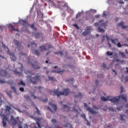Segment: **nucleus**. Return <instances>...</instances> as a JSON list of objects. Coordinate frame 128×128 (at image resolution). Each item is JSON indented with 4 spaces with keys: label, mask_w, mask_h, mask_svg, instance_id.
I'll list each match as a JSON object with an SVG mask.
<instances>
[{
    "label": "nucleus",
    "mask_w": 128,
    "mask_h": 128,
    "mask_svg": "<svg viewBox=\"0 0 128 128\" xmlns=\"http://www.w3.org/2000/svg\"><path fill=\"white\" fill-rule=\"evenodd\" d=\"M70 93V90L68 88H64L63 92H60L58 88H57L56 90L50 92V94L54 96H57L59 97L60 96H67Z\"/></svg>",
    "instance_id": "obj_1"
},
{
    "label": "nucleus",
    "mask_w": 128,
    "mask_h": 128,
    "mask_svg": "<svg viewBox=\"0 0 128 128\" xmlns=\"http://www.w3.org/2000/svg\"><path fill=\"white\" fill-rule=\"evenodd\" d=\"M122 98L124 102H126V94H122L116 97H112V99H109V100L114 104L117 105L118 104L120 100Z\"/></svg>",
    "instance_id": "obj_2"
},
{
    "label": "nucleus",
    "mask_w": 128,
    "mask_h": 128,
    "mask_svg": "<svg viewBox=\"0 0 128 128\" xmlns=\"http://www.w3.org/2000/svg\"><path fill=\"white\" fill-rule=\"evenodd\" d=\"M28 77L30 82L34 84H36L40 80V76L36 75L34 77L29 76Z\"/></svg>",
    "instance_id": "obj_3"
},
{
    "label": "nucleus",
    "mask_w": 128,
    "mask_h": 128,
    "mask_svg": "<svg viewBox=\"0 0 128 128\" xmlns=\"http://www.w3.org/2000/svg\"><path fill=\"white\" fill-rule=\"evenodd\" d=\"M40 52H42L43 51H46L48 49L52 48V46L50 44H46V46L42 45V46H40Z\"/></svg>",
    "instance_id": "obj_4"
},
{
    "label": "nucleus",
    "mask_w": 128,
    "mask_h": 128,
    "mask_svg": "<svg viewBox=\"0 0 128 128\" xmlns=\"http://www.w3.org/2000/svg\"><path fill=\"white\" fill-rule=\"evenodd\" d=\"M0 75L6 78H10V75L8 74L6 70L0 69Z\"/></svg>",
    "instance_id": "obj_5"
},
{
    "label": "nucleus",
    "mask_w": 128,
    "mask_h": 128,
    "mask_svg": "<svg viewBox=\"0 0 128 128\" xmlns=\"http://www.w3.org/2000/svg\"><path fill=\"white\" fill-rule=\"evenodd\" d=\"M0 116H2V119L3 126L6 127V122H8V119L7 117L5 116V114L0 113Z\"/></svg>",
    "instance_id": "obj_6"
},
{
    "label": "nucleus",
    "mask_w": 128,
    "mask_h": 128,
    "mask_svg": "<svg viewBox=\"0 0 128 128\" xmlns=\"http://www.w3.org/2000/svg\"><path fill=\"white\" fill-rule=\"evenodd\" d=\"M14 43L15 45L16 46L18 50H20L21 49L23 48V47L21 46V43L19 42V41L17 40H14Z\"/></svg>",
    "instance_id": "obj_7"
},
{
    "label": "nucleus",
    "mask_w": 128,
    "mask_h": 128,
    "mask_svg": "<svg viewBox=\"0 0 128 128\" xmlns=\"http://www.w3.org/2000/svg\"><path fill=\"white\" fill-rule=\"evenodd\" d=\"M50 106L52 108V109L51 108H50V107H48V109L50 111H51L52 112H53V110H54V112H56L57 107L56 105L54 104H50Z\"/></svg>",
    "instance_id": "obj_8"
},
{
    "label": "nucleus",
    "mask_w": 128,
    "mask_h": 128,
    "mask_svg": "<svg viewBox=\"0 0 128 128\" xmlns=\"http://www.w3.org/2000/svg\"><path fill=\"white\" fill-rule=\"evenodd\" d=\"M13 80H8V82L4 80H1L0 79V84H3L4 83H7L8 84L10 85H12L13 84Z\"/></svg>",
    "instance_id": "obj_9"
},
{
    "label": "nucleus",
    "mask_w": 128,
    "mask_h": 128,
    "mask_svg": "<svg viewBox=\"0 0 128 128\" xmlns=\"http://www.w3.org/2000/svg\"><path fill=\"white\" fill-rule=\"evenodd\" d=\"M90 29L89 27H87V28H86V30L82 33V35L84 36H86L90 34Z\"/></svg>",
    "instance_id": "obj_10"
},
{
    "label": "nucleus",
    "mask_w": 128,
    "mask_h": 128,
    "mask_svg": "<svg viewBox=\"0 0 128 128\" xmlns=\"http://www.w3.org/2000/svg\"><path fill=\"white\" fill-rule=\"evenodd\" d=\"M124 22H120L118 24V26L120 28L122 27V29H125L126 28H128V26H124Z\"/></svg>",
    "instance_id": "obj_11"
},
{
    "label": "nucleus",
    "mask_w": 128,
    "mask_h": 128,
    "mask_svg": "<svg viewBox=\"0 0 128 128\" xmlns=\"http://www.w3.org/2000/svg\"><path fill=\"white\" fill-rule=\"evenodd\" d=\"M82 96L83 94L81 92H79L78 93V94L74 96V98H74V100L76 102V100L78 98L81 99L82 98Z\"/></svg>",
    "instance_id": "obj_12"
},
{
    "label": "nucleus",
    "mask_w": 128,
    "mask_h": 128,
    "mask_svg": "<svg viewBox=\"0 0 128 128\" xmlns=\"http://www.w3.org/2000/svg\"><path fill=\"white\" fill-rule=\"evenodd\" d=\"M63 110H66L68 112L70 110V108L68 107L66 104H63Z\"/></svg>",
    "instance_id": "obj_13"
},
{
    "label": "nucleus",
    "mask_w": 128,
    "mask_h": 128,
    "mask_svg": "<svg viewBox=\"0 0 128 128\" xmlns=\"http://www.w3.org/2000/svg\"><path fill=\"white\" fill-rule=\"evenodd\" d=\"M87 110L90 112L91 114H97L98 112H96V111H94V109H92V108H90L88 107L87 108Z\"/></svg>",
    "instance_id": "obj_14"
},
{
    "label": "nucleus",
    "mask_w": 128,
    "mask_h": 128,
    "mask_svg": "<svg viewBox=\"0 0 128 128\" xmlns=\"http://www.w3.org/2000/svg\"><path fill=\"white\" fill-rule=\"evenodd\" d=\"M22 24L25 27L30 26V24L28 23V22L26 20H22Z\"/></svg>",
    "instance_id": "obj_15"
},
{
    "label": "nucleus",
    "mask_w": 128,
    "mask_h": 128,
    "mask_svg": "<svg viewBox=\"0 0 128 128\" xmlns=\"http://www.w3.org/2000/svg\"><path fill=\"white\" fill-rule=\"evenodd\" d=\"M6 114H10V112L12 110L11 107H10V106H6Z\"/></svg>",
    "instance_id": "obj_16"
},
{
    "label": "nucleus",
    "mask_w": 128,
    "mask_h": 128,
    "mask_svg": "<svg viewBox=\"0 0 128 128\" xmlns=\"http://www.w3.org/2000/svg\"><path fill=\"white\" fill-rule=\"evenodd\" d=\"M10 58L13 61H16V58L14 56V53H10Z\"/></svg>",
    "instance_id": "obj_17"
},
{
    "label": "nucleus",
    "mask_w": 128,
    "mask_h": 128,
    "mask_svg": "<svg viewBox=\"0 0 128 128\" xmlns=\"http://www.w3.org/2000/svg\"><path fill=\"white\" fill-rule=\"evenodd\" d=\"M32 52H33V53L36 54V56H40V52L38 50H32Z\"/></svg>",
    "instance_id": "obj_18"
},
{
    "label": "nucleus",
    "mask_w": 128,
    "mask_h": 128,
    "mask_svg": "<svg viewBox=\"0 0 128 128\" xmlns=\"http://www.w3.org/2000/svg\"><path fill=\"white\" fill-rule=\"evenodd\" d=\"M106 38L107 42H108V45L109 48H112V45L109 42V41L110 40V38L108 34H106Z\"/></svg>",
    "instance_id": "obj_19"
},
{
    "label": "nucleus",
    "mask_w": 128,
    "mask_h": 128,
    "mask_svg": "<svg viewBox=\"0 0 128 128\" xmlns=\"http://www.w3.org/2000/svg\"><path fill=\"white\" fill-rule=\"evenodd\" d=\"M36 124H38V128H40L41 126L40 124V118H36Z\"/></svg>",
    "instance_id": "obj_20"
},
{
    "label": "nucleus",
    "mask_w": 128,
    "mask_h": 128,
    "mask_svg": "<svg viewBox=\"0 0 128 128\" xmlns=\"http://www.w3.org/2000/svg\"><path fill=\"white\" fill-rule=\"evenodd\" d=\"M112 98H105V97H104V96H102V97H101V98H100L101 100H102V101H103V102H106V101H108V100L109 101H110V100H112Z\"/></svg>",
    "instance_id": "obj_21"
},
{
    "label": "nucleus",
    "mask_w": 128,
    "mask_h": 128,
    "mask_svg": "<svg viewBox=\"0 0 128 128\" xmlns=\"http://www.w3.org/2000/svg\"><path fill=\"white\" fill-rule=\"evenodd\" d=\"M110 40L114 44H116V42H118V39H112L110 38Z\"/></svg>",
    "instance_id": "obj_22"
},
{
    "label": "nucleus",
    "mask_w": 128,
    "mask_h": 128,
    "mask_svg": "<svg viewBox=\"0 0 128 128\" xmlns=\"http://www.w3.org/2000/svg\"><path fill=\"white\" fill-rule=\"evenodd\" d=\"M30 26L31 28H32L34 30H38L37 28L34 27V24H32L30 25Z\"/></svg>",
    "instance_id": "obj_23"
},
{
    "label": "nucleus",
    "mask_w": 128,
    "mask_h": 128,
    "mask_svg": "<svg viewBox=\"0 0 128 128\" xmlns=\"http://www.w3.org/2000/svg\"><path fill=\"white\" fill-rule=\"evenodd\" d=\"M98 30L100 32L104 33L105 32V30L103 28H100V27H98Z\"/></svg>",
    "instance_id": "obj_24"
},
{
    "label": "nucleus",
    "mask_w": 128,
    "mask_h": 128,
    "mask_svg": "<svg viewBox=\"0 0 128 128\" xmlns=\"http://www.w3.org/2000/svg\"><path fill=\"white\" fill-rule=\"evenodd\" d=\"M34 106H35L36 109V112L38 115L40 116L41 113H40V110L38 109V107H36V104H34Z\"/></svg>",
    "instance_id": "obj_25"
},
{
    "label": "nucleus",
    "mask_w": 128,
    "mask_h": 128,
    "mask_svg": "<svg viewBox=\"0 0 128 128\" xmlns=\"http://www.w3.org/2000/svg\"><path fill=\"white\" fill-rule=\"evenodd\" d=\"M49 4L52 6H56V4L52 0H49Z\"/></svg>",
    "instance_id": "obj_26"
},
{
    "label": "nucleus",
    "mask_w": 128,
    "mask_h": 128,
    "mask_svg": "<svg viewBox=\"0 0 128 128\" xmlns=\"http://www.w3.org/2000/svg\"><path fill=\"white\" fill-rule=\"evenodd\" d=\"M106 54L108 56H112L114 54V52H110V51H108L106 52Z\"/></svg>",
    "instance_id": "obj_27"
},
{
    "label": "nucleus",
    "mask_w": 128,
    "mask_h": 128,
    "mask_svg": "<svg viewBox=\"0 0 128 128\" xmlns=\"http://www.w3.org/2000/svg\"><path fill=\"white\" fill-rule=\"evenodd\" d=\"M11 122H12L14 124H16V119H14V116H11Z\"/></svg>",
    "instance_id": "obj_28"
},
{
    "label": "nucleus",
    "mask_w": 128,
    "mask_h": 128,
    "mask_svg": "<svg viewBox=\"0 0 128 128\" xmlns=\"http://www.w3.org/2000/svg\"><path fill=\"white\" fill-rule=\"evenodd\" d=\"M11 122H12L14 124H16V119H14V116H11Z\"/></svg>",
    "instance_id": "obj_29"
},
{
    "label": "nucleus",
    "mask_w": 128,
    "mask_h": 128,
    "mask_svg": "<svg viewBox=\"0 0 128 128\" xmlns=\"http://www.w3.org/2000/svg\"><path fill=\"white\" fill-rule=\"evenodd\" d=\"M18 85H20V86H26V84L23 82V80H20V82H18Z\"/></svg>",
    "instance_id": "obj_30"
},
{
    "label": "nucleus",
    "mask_w": 128,
    "mask_h": 128,
    "mask_svg": "<svg viewBox=\"0 0 128 128\" xmlns=\"http://www.w3.org/2000/svg\"><path fill=\"white\" fill-rule=\"evenodd\" d=\"M48 78L49 80H52V82H54V80H56V79H54V76H48Z\"/></svg>",
    "instance_id": "obj_31"
},
{
    "label": "nucleus",
    "mask_w": 128,
    "mask_h": 128,
    "mask_svg": "<svg viewBox=\"0 0 128 128\" xmlns=\"http://www.w3.org/2000/svg\"><path fill=\"white\" fill-rule=\"evenodd\" d=\"M41 35H42V34H41L40 32L36 33L35 34V38H40L41 36Z\"/></svg>",
    "instance_id": "obj_32"
},
{
    "label": "nucleus",
    "mask_w": 128,
    "mask_h": 128,
    "mask_svg": "<svg viewBox=\"0 0 128 128\" xmlns=\"http://www.w3.org/2000/svg\"><path fill=\"white\" fill-rule=\"evenodd\" d=\"M14 72L15 74H17V75H19V76L22 75V72H18L16 70H14Z\"/></svg>",
    "instance_id": "obj_33"
},
{
    "label": "nucleus",
    "mask_w": 128,
    "mask_h": 128,
    "mask_svg": "<svg viewBox=\"0 0 128 128\" xmlns=\"http://www.w3.org/2000/svg\"><path fill=\"white\" fill-rule=\"evenodd\" d=\"M72 111L73 112H77V114H78V110H77V109H76V106H74V108H73V109H72Z\"/></svg>",
    "instance_id": "obj_34"
},
{
    "label": "nucleus",
    "mask_w": 128,
    "mask_h": 128,
    "mask_svg": "<svg viewBox=\"0 0 128 128\" xmlns=\"http://www.w3.org/2000/svg\"><path fill=\"white\" fill-rule=\"evenodd\" d=\"M11 28H12V30L19 32V30H18V28H16V29L14 28V26L12 25H11Z\"/></svg>",
    "instance_id": "obj_35"
},
{
    "label": "nucleus",
    "mask_w": 128,
    "mask_h": 128,
    "mask_svg": "<svg viewBox=\"0 0 128 128\" xmlns=\"http://www.w3.org/2000/svg\"><path fill=\"white\" fill-rule=\"evenodd\" d=\"M108 20H106L104 23H102V25L104 27H106L108 26Z\"/></svg>",
    "instance_id": "obj_36"
},
{
    "label": "nucleus",
    "mask_w": 128,
    "mask_h": 128,
    "mask_svg": "<svg viewBox=\"0 0 128 128\" xmlns=\"http://www.w3.org/2000/svg\"><path fill=\"white\" fill-rule=\"evenodd\" d=\"M68 126H70V128H72V125H71L70 124H66L64 125V128H66Z\"/></svg>",
    "instance_id": "obj_37"
},
{
    "label": "nucleus",
    "mask_w": 128,
    "mask_h": 128,
    "mask_svg": "<svg viewBox=\"0 0 128 128\" xmlns=\"http://www.w3.org/2000/svg\"><path fill=\"white\" fill-rule=\"evenodd\" d=\"M74 80V78H70V79H68L66 80H65V82H73Z\"/></svg>",
    "instance_id": "obj_38"
},
{
    "label": "nucleus",
    "mask_w": 128,
    "mask_h": 128,
    "mask_svg": "<svg viewBox=\"0 0 128 128\" xmlns=\"http://www.w3.org/2000/svg\"><path fill=\"white\" fill-rule=\"evenodd\" d=\"M31 46L32 47H34V48H36L37 46V44L34 42H32Z\"/></svg>",
    "instance_id": "obj_39"
},
{
    "label": "nucleus",
    "mask_w": 128,
    "mask_h": 128,
    "mask_svg": "<svg viewBox=\"0 0 128 128\" xmlns=\"http://www.w3.org/2000/svg\"><path fill=\"white\" fill-rule=\"evenodd\" d=\"M55 54H60V55H61V56H63V54H64L62 51H60L57 52H55Z\"/></svg>",
    "instance_id": "obj_40"
},
{
    "label": "nucleus",
    "mask_w": 128,
    "mask_h": 128,
    "mask_svg": "<svg viewBox=\"0 0 128 128\" xmlns=\"http://www.w3.org/2000/svg\"><path fill=\"white\" fill-rule=\"evenodd\" d=\"M64 72V70H60V71H54V72H56L57 74H60V72Z\"/></svg>",
    "instance_id": "obj_41"
},
{
    "label": "nucleus",
    "mask_w": 128,
    "mask_h": 128,
    "mask_svg": "<svg viewBox=\"0 0 128 128\" xmlns=\"http://www.w3.org/2000/svg\"><path fill=\"white\" fill-rule=\"evenodd\" d=\"M126 116L125 115H120V120H124V117Z\"/></svg>",
    "instance_id": "obj_42"
},
{
    "label": "nucleus",
    "mask_w": 128,
    "mask_h": 128,
    "mask_svg": "<svg viewBox=\"0 0 128 128\" xmlns=\"http://www.w3.org/2000/svg\"><path fill=\"white\" fill-rule=\"evenodd\" d=\"M52 122L54 124H56L57 122V121L56 119H52Z\"/></svg>",
    "instance_id": "obj_43"
},
{
    "label": "nucleus",
    "mask_w": 128,
    "mask_h": 128,
    "mask_svg": "<svg viewBox=\"0 0 128 128\" xmlns=\"http://www.w3.org/2000/svg\"><path fill=\"white\" fill-rule=\"evenodd\" d=\"M81 117H82L83 118L85 119V120L88 121V120H87V119H86V117L84 114H82Z\"/></svg>",
    "instance_id": "obj_44"
},
{
    "label": "nucleus",
    "mask_w": 128,
    "mask_h": 128,
    "mask_svg": "<svg viewBox=\"0 0 128 128\" xmlns=\"http://www.w3.org/2000/svg\"><path fill=\"white\" fill-rule=\"evenodd\" d=\"M24 97L26 100H30V97L28 95H25V96H24Z\"/></svg>",
    "instance_id": "obj_45"
},
{
    "label": "nucleus",
    "mask_w": 128,
    "mask_h": 128,
    "mask_svg": "<svg viewBox=\"0 0 128 128\" xmlns=\"http://www.w3.org/2000/svg\"><path fill=\"white\" fill-rule=\"evenodd\" d=\"M7 94L10 99H12V96L10 93L7 92Z\"/></svg>",
    "instance_id": "obj_46"
},
{
    "label": "nucleus",
    "mask_w": 128,
    "mask_h": 128,
    "mask_svg": "<svg viewBox=\"0 0 128 128\" xmlns=\"http://www.w3.org/2000/svg\"><path fill=\"white\" fill-rule=\"evenodd\" d=\"M10 89H12V90H13L14 92L16 91V88L14 86H10Z\"/></svg>",
    "instance_id": "obj_47"
},
{
    "label": "nucleus",
    "mask_w": 128,
    "mask_h": 128,
    "mask_svg": "<svg viewBox=\"0 0 128 128\" xmlns=\"http://www.w3.org/2000/svg\"><path fill=\"white\" fill-rule=\"evenodd\" d=\"M74 26H75V28H76V29H77V30H80V27L78 26V24H74Z\"/></svg>",
    "instance_id": "obj_48"
},
{
    "label": "nucleus",
    "mask_w": 128,
    "mask_h": 128,
    "mask_svg": "<svg viewBox=\"0 0 128 128\" xmlns=\"http://www.w3.org/2000/svg\"><path fill=\"white\" fill-rule=\"evenodd\" d=\"M117 46H118V48H122V45L120 44V42H118V43L117 44Z\"/></svg>",
    "instance_id": "obj_49"
},
{
    "label": "nucleus",
    "mask_w": 128,
    "mask_h": 128,
    "mask_svg": "<svg viewBox=\"0 0 128 128\" xmlns=\"http://www.w3.org/2000/svg\"><path fill=\"white\" fill-rule=\"evenodd\" d=\"M20 91H21L22 92H24V87H20Z\"/></svg>",
    "instance_id": "obj_50"
},
{
    "label": "nucleus",
    "mask_w": 128,
    "mask_h": 128,
    "mask_svg": "<svg viewBox=\"0 0 128 128\" xmlns=\"http://www.w3.org/2000/svg\"><path fill=\"white\" fill-rule=\"evenodd\" d=\"M2 46L5 49H7L8 51V48L7 46H6L4 44H2Z\"/></svg>",
    "instance_id": "obj_51"
},
{
    "label": "nucleus",
    "mask_w": 128,
    "mask_h": 128,
    "mask_svg": "<svg viewBox=\"0 0 128 128\" xmlns=\"http://www.w3.org/2000/svg\"><path fill=\"white\" fill-rule=\"evenodd\" d=\"M124 86H120V92L121 93H122L124 92Z\"/></svg>",
    "instance_id": "obj_52"
},
{
    "label": "nucleus",
    "mask_w": 128,
    "mask_h": 128,
    "mask_svg": "<svg viewBox=\"0 0 128 128\" xmlns=\"http://www.w3.org/2000/svg\"><path fill=\"white\" fill-rule=\"evenodd\" d=\"M97 77L98 78H100L101 77L103 78L104 77V76L102 74H99L97 76Z\"/></svg>",
    "instance_id": "obj_53"
},
{
    "label": "nucleus",
    "mask_w": 128,
    "mask_h": 128,
    "mask_svg": "<svg viewBox=\"0 0 128 128\" xmlns=\"http://www.w3.org/2000/svg\"><path fill=\"white\" fill-rule=\"evenodd\" d=\"M120 54L121 55L122 57H124L125 56V54H124V52H120Z\"/></svg>",
    "instance_id": "obj_54"
},
{
    "label": "nucleus",
    "mask_w": 128,
    "mask_h": 128,
    "mask_svg": "<svg viewBox=\"0 0 128 128\" xmlns=\"http://www.w3.org/2000/svg\"><path fill=\"white\" fill-rule=\"evenodd\" d=\"M105 38H106V36H102V42H104L105 40Z\"/></svg>",
    "instance_id": "obj_55"
},
{
    "label": "nucleus",
    "mask_w": 128,
    "mask_h": 128,
    "mask_svg": "<svg viewBox=\"0 0 128 128\" xmlns=\"http://www.w3.org/2000/svg\"><path fill=\"white\" fill-rule=\"evenodd\" d=\"M42 102H46L48 101V98L44 99V100H42Z\"/></svg>",
    "instance_id": "obj_56"
},
{
    "label": "nucleus",
    "mask_w": 128,
    "mask_h": 128,
    "mask_svg": "<svg viewBox=\"0 0 128 128\" xmlns=\"http://www.w3.org/2000/svg\"><path fill=\"white\" fill-rule=\"evenodd\" d=\"M112 72L114 73V75H116L117 74V72H116V70H112Z\"/></svg>",
    "instance_id": "obj_57"
},
{
    "label": "nucleus",
    "mask_w": 128,
    "mask_h": 128,
    "mask_svg": "<svg viewBox=\"0 0 128 128\" xmlns=\"http://www.w3.org/2000/svg\"><path fill=\"white\" fill-rule=\"evenodd\" d=\"M94 25L96 27H98L99 26V24H98V23H94Z\"/></svg>",
    "instance_id": "obj_58"
},
{
    "label": "nucleus",
    "mask_w": 128,
    "mask_h": 128,
    "mask_svg": "<svg viewBox=\"0 0 128 128\" xmlns=\"http://www.w3.org/2000/svg\"><path fill=\"white\" fill-rule=\"evenodd\" d=\"M126 70L125 71V72L126 74H128V67H126Z\"/></svg>",
    "instance_id": "obj_59"
},
{
    "label": "nucleus",
    "mask_w": 128,
    "mask_h": 128,
    "mask_svg": "<svg viewBox=\"0 0 128 128\" xmlns=\"http://www.w3.org/2000/svg\"><path fill=\"white\" fill-rule=\"evenodd\" d=\"M20 55L21 56H26V54H24V53L22 52H20Z\"/></svg>",
    "instance_id": "obj_60"
},
{
    "label": "nucleus",
    "mask_w": 128,
    "mask_h": 128,
    "mask_svg": "<svg viewBox=\"0 0 128 128\" xmlns=\"http://www.w3.org/2000/svg\"><path fill=\"white\" fill-rule=\"evenodd\" d=\"M98 80H96L95 81V84H96V86H98Z\"/></svg>",
    "instance_id": "obj_61"
},
{
    "label": "nucleus",
    "mask_w": 128,
    "mask_h": 128,
    "mask_svg": "<svg viewBox=\"0 0 128 128\" xmlns=\"http://www.w3.org/2000/svg\"><path fill=\"white\" fill-rule=\"evenodd\" d=\"M108 110H112V112L114 111V108H112V107H110V108H108Z\"/></svg>",
    "instance_id": "obj_62"
},
{
    "label": "nucleus",
    "mask_w": 128,
    "mask_h": 128,
    "mask_svg": "<svg viewBox=\"0 0 128 128\" xmlns=\"http://www.w3.org/2000/svg\"><path fill=\"white\" fill-rule=\"evenodd\" d=\"M2 102H3V100H2V98L0 97V106L2 105Z\"/></svg>",
    "instance_id": "obj_63"
},
{
    "label": "nucleus",
    "mask_w": 128,
    "mask_h": 128,
    "mask_svg": "<svg viewBox=\"0 0 128 128\" xmlns=\"http://www.w3.org/2000/svg\"><path fill=\"white\" fill-rule=\"evenodd\" d=\"M125 82H128V76L125 78Z\"/></svg>",
    "instance_id": "obj_64"
}]
</instances>
